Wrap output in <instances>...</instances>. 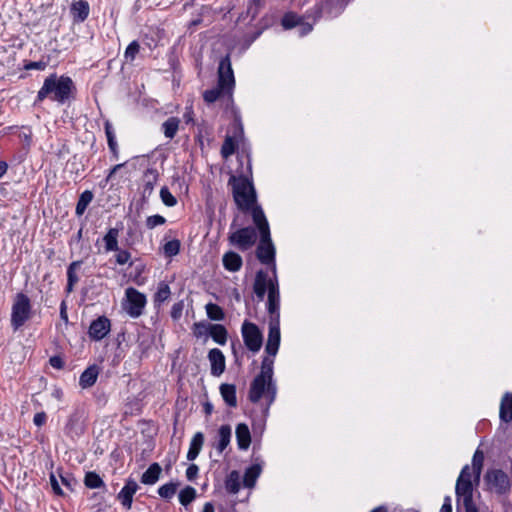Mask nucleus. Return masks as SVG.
<instances>
[{
  "instance_id": "obj_1",
  "label": "nucleus",
  "mask_w": 512,
  "mask_h": 512,
  "mask_svg": "<svg viewBox=\"0 0 512 512\" xmlns=\"http://www.w3.org/2000/svg\"><path fill=\"white\" fill-rule=\"evenodd\" d=\"M234 75L231 68L229 55L221 59L218 67V85L203 93V99L207 104L218 100L226 91L229 92L234 86Z\"/></svg>"
},
{
  "instance_id": "obj_2",
  "label": "nucleus",
  "mask_w": 512,
  "mask_h": 512,
  "mask_svg": "<svg viewBox=\"0 0 512 512\" xmlns=\"http://www.w3.org/2000/svg\"><path fill=\"white\" fill-rule=\"evenodd\" d=\"M73 87V82L69 77L55 74L50 75L44 81L42 88L38 92V100L42 101L47 96L52 95V99L58 102H64L69 98V94Z\"/></svg>"
},
{
  "instance_id": "obj_3",
  "label": "nucleus",
  "mask_w": 512,
  "mask_h": 512,
  "mask_svg": "<svg viewBox=\"0 0 512 512\" xmlns=\"http://www.w3.org/2000/svg\"><path fill=\"white\" fill-rule=\"evenodd\" d=\"M233 198L239 210L247 212L256 203V193L252 183L246 177L231 176Z\"/></svg>"
},
{
  "instance_id": "obj_4",
  "label": "nucleus",
  "mask_w": 512,
  "mask_h": 512,
  "mask_svg": "<svg viewBox=\"0 0 512 512\" xmlns=\"http://www.w3.org/2000/svg\"><path fill=\"white\" fill-rule=\"evenodd\" d=\"M484 478L490 491L495 492L498 495H503L509 492L510 479L503 470H488Z\"/></svg>"
},
{
  "instance_id": "obj_5",
  "label": "nucleus",
  "mask_w": 512,
  "mask_h": 512,
  "mask_svg": "<svg viewBox=\"0 0 512 512\" xmlns=\"http://www.w3.org/2000/svg\"><path fill=\"white\" fill-rule=\"evenodd\" d=\"M30 300L23 293L16 295L13 307L11 323L15 329L21 327L30 316Z\"/></svg>"
},
{
  "instance_id": "obj_6",
  "label": "nucleus",
  "mask_w": 512,
  "mask_h": 512,
  "mask_svg": "<svg viewBox=\"0 0 512 512\" xmlns=\"http://www.w3.org/2000/svg\"><path fill=\"white\" fill-rule=\"evenodd\" d=\"M242 336L246 347L252 352H258L263 338L259 328L252 322L245 321L242 325Z\"/></svg>"
},
{
  "instance_id": "obj_7",
  "label": "nucleus",
  "mask_w": 512,
  "mask_h": 512,
  "mask_svg": "<svg viewBox=\"0 0 512 512\" xmlns=\"http://www.w3.org/2000/svg\"><path fill=\"white\" fill-rule=\"evenodd\" d=\"M127 303L125 310L131 317H139L146 304V297L135 288L126 289Z\"/></svg>"
},
{
  "instance_id": "obj_8",
  "label": "nucleus",
  "mask_w": 512,
  "mask_h": 512,
  "mask_svg": "<svg viewBox=\"0 0 512 512\" xmlns=\"http://www.w3.org/2000/svg\"><path fill=\"white\" fill-rule=\"evenodd\" d=\"M229 240L241 250L252 247L257 240L256 230L252 227L241 228L229 236Z\"/></svg>"
},
{
  "instance_id": "obj_9",
  "label": "nucleus",
  "mask_w": 512,
  "mask_h": 512,
  "mask_svg": "<svg viewBox=\"0 0 512 512\" xmlns=\"http://www.w3.org/2000/svg\"><path fill=\"white\" fill-rule=\"evenodd\" d=\"M260 235L261 239L256 251L257 258L263 264H270L274 261L275 257V249L270 238V233H268L266 237L264 234Z\"/></svg>"
},
{
  "instance_id": "obj_10",
  "label": "nucleus",
  "mask_w": 512,
  "mask_h": 512,
  "mask_svg": "<svg viewBox=\"0 0 512 512\" xmlns=\"http://www.w3.org/2000/svg\"><path fill=\"white\" fill-rule=\"evenodd\" d=\"M110 331V320L100 316L89 327V336L96 341L102 340Z\"/></svg>"
},
{
  "instance_id": "obj_11",
  "label": "nucleus",
  "mask_w": 512,
  "mask_h": 512,
  "mask_svg": "<svg viewBox=\"0 0 512 512\" xmlns=\"http://www.w3.org/2000/svg\"><path fill=\"white\" fill-rule=\"evenodd\" d=\"M280 344V328H279V320L278 318L275 321H271L269 325V334L266 343L265 350L271 355L275 356L277 354L278 348Z\"/></svg>"
},
{
  "instance_id": "obj_12",
  "label": "nucleus",
  "mask_w": 512,
  "mask_h": 512,
  "mask_svg": "<svg viewBox=\"0 0 512 512\" xmlns=\"http://www.w3.org/2000/svg\"><path fill=\"white\" fill-rule=\"evenodd\" d=\"M265 391L268 392V379L263 376H256L250 385L249 399L253 403H257Z\"/></svg>"
},
{
  "instance_id": "obj_13",
  "label": "nucleus",
  "mask_w": 512,
  "mask_h": 512,
  "mask_svg": "<svg viewBox=\"0 0 512 512\" xmlns=\"http://www.w3.org/2000/svg\"><path fill=\"white\" fill-rule=\"evenodd\" d=\"M208 359L211 364L212 375H221L225 370V357L223 353L217 348L211 349L208 353Z\"/></svg>"
},
{
  "instance_id": "obj_14",
  "label": "nucleus",
  "mask_w": 512,
  "mask_h": 512,
  "mask_svg": "<svg viewBox=\"0 0 512 512\" xmlns=\"http://www.w3.org/2000/svg\"><path fill=\"white\" fill-rule=\"evenodd\" d=\"M138 489V484L133 479H129L126 485L119 492L117 498L121 501L122 505L127 509L131 508L133 495Z\"/></svg>"
},
{
  "instance_id": "obj_15",
  "label": "nucleus",
  "mask_w": 512,
  "mask_h": 512,
  "mask_svg": "<svg viewBox=\"0 0 512 512\" xmlns=\"http://www.w3.org/2000/svg\"><path fill=\"white\" fill-rule=\"evenodd\" d=\"M249 211H251L253 221L260 234H264L265 237L268 236V233H270L269 225L261 207L254 204Z\"/></svg>"
},
{
  "instance_id": "obj_16",
  "label": "nucleus",
  "mask_w": 512,
  "mask_h": 512,
  "mask_svg": "<svg viewBox=\"0 0 512 512\" xmlns=\"http://www.w3.org/2000/svg\"><path fill=\"white\" fill-rule=\"evenodd\" d=\"M273 375V360L269 357H265L262 361L261 372L258 376L268 379V394L271 395V399L275 396V387L272 384Z\"/></svg>"
},
{
  "instance_id": "obj_17",
  "label": "nucleus",
  "mask_w": 512,
  "mask_h": 512,
  "mask_svg": "<svg viewBox=\"0 0 512 512\" xmlns=\"http://www.w3.org/2000/svg\"><path fill=\"white\" fill-rule=\"evenodd\" d=\"M269 281L268 275L266 272L260 270L256 273L255 281H254V292L257 297L262 300L265 296L266 290H269Z\"/></svg>"
},
{
  "instance_id": "obj_18",
  "label": "nucleus",
  "mask_w": 512,
  "mask_h": 512,
  "mask_svg": "<svg viewBox=\"0 0 512 512\" xmlns=\"http://www.w3.org/2000/svg\"><path fill=\"white\" fill-rule=\"evenodd\" d=\"M236 439L238 447L242 450L249 448L251 444V434L248 426L244 423H240L236 427Z\"/></svg>"
},
{
  "instance_id": "obj_19",
  "label": "nucleus",
  "mask_w": 512,
  "mask_h": 512,
  "mask_svg": "<svg viewBox=\"0 0 512 512\" xmlns=\"http://www.w3.org/2000/svg\"><path fill=\"white\" fill-rule=\"evenodd\" d=\"M279 308V289L277 282L269 281L268 311L275 314Z\"/></svg>"
},
{
  "instance_id": "obj_20",
  "label": "nucleus",
  "mask_w": 512,
  "mask_h": 512,
  "mask_svg": "<svg viewBox=\"0 0 512 512\" xmlns=\"http://www.w3.org/2000/svg\"><path fill=\"white\" fill-rule=\"evenodd\" d=\"M456 495L458 499L468 500L472 499L473 496V486L471 480H463V478L458 479L456 483Z\"/></svg>"
},
{
  "instance_id": "obj_21",
  "label": "nucleus",
  "mask_w": 512,
  "mask_h": 512,
  "mask_svg": "<svg viewBox=\"0 0 512 512\" xmlns=\"http://www.w3.org/2000/svg\"><path fill=\"white\" fill-rule=\"evenodd\" d=\"M99 374V369L96 365L88 367L80 376L79 384L82 388H88L94 385Z\"/></svg>"
},
{
  "instance_id": "obj_22",
  "label": "nucleus",
  "mask_w": 512,
  "mask_h": 512,
  "mask_svg": "<svg viewBox=\"0 0 512 512\" xmlns=\"http://www.w3.org/2000/svg\"><path fill=\"white\" fill-rule=\"evenodd\" d=\"M223 265L227 270L236 272L242 266V258L236 252L229 251L223 256Z\"/></svg>"
},
{
  "instance_id": "obj_23",
  "label": "nucleus",
  "mask_w": 512,
  "mask_h": 512,
  "mask_svg": "<svg viewBox=\"0 0 512 512\" xmlns=\"http://www.w3.org/2000/svg\"><path fill=\"white\" fill-rule=\"evenodd\" d=\"M499 416L504 422L512 421V393H506L502 397Z\"/></svg>"
},
{
  "instance_id": "obj_24",
  "label": "nucleus",
  "mask_w": 512,
  "mask_h": 512,
  "mask_svg": "<svg viewBox=\"0 0 512 512\" xmlns=\"http://www.w3.org/2000/svg\"><path fill=\"white\" fill-rule=\"evenodd\" d=\"M204 443V435L201 432H197L191 441L189 451L187 453V459L192 461L199 455Z\"/></svg>"
},
{
  "instance_id": "obj_25",
  "label": "nucleus",
  "mask_w": 512,
  "mask_h": 512,
  "mask_svg": "<svg viewBox=\"0 0 512 512\" xmlns=\"http://www.w3.org/2000/svg\"><path fill=\"white\" fill-rule=\"evenodd\" d=\"M162 469L158 463H153L149 468L142 474L141 482L144 484H154L160 476Z\"/></svg>"
},
{
  "instance_id": "obj_26",
  "label": "nucleus",
  "mask_w": 512,
  "mask_h": 512,
  "mask_svg": "<svg viewBox=\"0 0 512 512\" xmlns=\"http://www.w3.org/2000/svg\"><path fill=\"white\" fill-rule=\"evenodd\" d=\"M220 392L224 401L231 407L237 405L236 400V388L232 384H222L220 386Z\"/></svg>"
},
{
  "instance_id": "obj_27",
  "label": "nucleus",
  "mask_w": 512,
  "mask_h": 512,
  "mask_svg": "<svg viewBox=\"0 0 512 512\" xmlns=\"http://www.w3.org/2000/svg\"><path fill=\"white\" fill-rule=\"evenodd\" d=\"M260 473H261L260 465L256 464V465H252L251 467H249L245 471V474H244V478H243L244 486L247 488L254 487L255 482H256L257 478L259 477Z\"/></svg>"
},
{
  "instance_id": "obj_28",
  "label": "nucleus",
  "mask_w": 512,
  "mask_h": 512,
  "mask_svg": "<svg viewBox=\"0 0 512 512\" xmlns=\"http://www.w3.org/2000/svg\"><path fill=\"white\" fill-rule=\"evenodd\" d=\"M209 332L215 342L224 345L227 341V330L223 325L212 324L209 326Z\"/></svg>"
},
{
  "instance_id": "obj_29",
  "label": "nucleus",
  "mask_w": 512,
  "mask_h": 512,
  "mask_svg": "<svg viewBox=\"0 0 512 512\" xmlns=\"http://www.w3.org/2000/svg\"><path fill=\"white\" fill-rule=\"evenodd\" d=\"M118 236L119 230L116 228H111L108 230L103 240L105 242L106 251H119L118 248Z\"/></svg>"
},
{
  "instance_id": "obj_30",
  "label": "nucleus",
  "mask_w": 512,
  "mask_h": 512,
  "mask_svg": "<svg viewBox=\"0 0 512 512\" xmlns=\"http://www.w3.org/2000/svg\"><path fill=\"white\" fill-rule=\"evenodd\" d=\"M71 12L75 19H78L79 21H84L89 13V5L86 1H77L73 3L71 7Z\"/></svg>"
},
{
  "instance_id": "obj_31",
  "label": "nucleus",
  "mask_w": 512,
  "mask_h": 512,
  "mask_svg": "<svg viewBox=\"0 0 512 512\" xmlns=\"http://www.w3.org/2000/svg\"><path fill=\"white\" fill-rule=\"evenodd\" d=\"M219 441L217 445V449L219 452H223V450L228 446L231 438V427L229 425H222L218 431Z\"/></svg>"
},
{
  "instance_id": "obj_32",
  "label": "nucleus",
  "mask_w": 512,
  "mask_h": 512,
  "mask_svg": "<svg viewBox=\"0 0 512 512\" xmlns=\"http://www.w3.org/2000/svg\"><path fill=\"white\" fill-rule=\"evenodd\" d=\"M180 120L177 117H170L163 123L164 135L167 138H174L178 128H179Z\"/></svg>"
},
{
  "instance_id": "obj_33",
  "label": "nucleus",
  "mask_w": 512,
  "mask_h": 512,
  "mask_svg": "<svg viewBox=\"0 0 512 512\" xmlns=\"http://www.w3.org/2000/svg\"><path fill=\"white\" fill-rule=\"evenodd\" d=\"M81 263H82L81 261H74L68 267L67 292H71L73 290L74 285L79 281V278L76 274V269H78L80 267Z\"/></svg>"
},
{
  "instance_id": "obj_34",
  "label": "nucleus",
  "mask_w": 512,
  "mask_h": 512,
  "mask_svg": "<svg viewBox=\"0 0 512 512\" xmlns=\"http://www.w3.org/2000/svg\"><path fill=\"white\" fill-rule=\"evenodd\" d=\"M92 200H93V193L89 190L84 191L80 195L78 203L76 205V214L78 216H81L85 212L87 206L91 203Z\"/></svg>"
},
{
  "instance_id": "obj_35",
  "label": "nucleus",
  "mask_w": 512,
  "mask_h": 512,
  "mask_svg": "<svg viewBox=\"0 0 512 512\" xmlns=\"http://www.w3.org/2000/svg\"><path fill=\"white\" fill-rule=\"evenodd\" d=\"M484 462V453L481 450H476L472 459V469L475 474V480L478 482L480 479L482 467Z\"/></svg>"
},
{
  "instance_id": "obj_36",
  "label": "nucleus",
  "mask_w": 512,
  "mask_h": 512,
  "mask_svg": "<svg viewBox=\"0 0 512 512\" xmlns=\"http://www.w3.org/2000/svg\"><path fill=\"white\" fill-rule=\"evenodd\" d=\"M225 487L228 492L236 494L240 489L239 473L232 471L226 479Z\"/></svg>"
},
{
  "instance_id": "obj_37",
  "label": "nucleus",
  "mask_w": 512,
  "mask_h": 512,
  "mask_svg": "<svg viewBox=\"0 0 512 512\" xmlns=\"http://www.w3.org/2000/svg\"><path fill=\"white\" fill-rule=\"evenodd\" d=\"M206 313L211 320L215 321H221L225 317L223 309L214 303H208L206 305Z\"/></svg>"
},
{
  "instance_id": "obj_38",
  "label": "nucleus",
  "mask_w": 512,
  "mask_h": 512,
  "mask_svg": "<svg viewBox=\"0 0 512 512\" xmlns=\"http://www.w3.org/2000/svg\"><path fill=\"white\" fill-rule=\"evenodd\" d=\"M84 483L88 488H100L104 486L103 480L100 476L95 472H88L85 475Z\"/></svg>"
},
{
  "instance_id": "obj_39",
  "label": "nucleus",
  "mask_w": 512,
  "mask_h": 512,
  "mask_svg": "<svg viewBox=\"0 0 512 512\" xmlns=\"http://www.w3.org/2000/svg\"><path fill=\"white\" fill-rule=\"evenodd\" d=\"M195 497H196V490L191 486L185 487L179 493V501L184 506L189 505L195 499Z\"/></svg>"
},
{
  "instance_id": "obj_40",
  "label": "nucleus",
  "mask_w": 512,
  "mask_h": 512,
  "mask_svg": "<svg viewBox=\"0 0 512 512\" xmlns=\"http://www.w3.org/2000/svg\"><path fill=\"white\" fill-rule=\"evenodd\" d=\"M180 246V241L178 239H173L164 244L163 252L166 257H173L179 253Z\"/></svg>"
},
{
  "instance_id": "obj_41",
  "label": "nucleus",
  "mask_w": 512,
  "mask_h": 512,
  "mask_svg": "<svg viewBox=\"0 0 512 512\" xmlns=\"http://www.w3.org/2000/svg\"><path fill=\"white\" fill-rule=\"evenodd\" d=\"M236 149L235 141L232 137L227 136L221 148V154L224 158L231 156Z\"/></svg>"
},
{
  "instance_id": "obj_42",
  "label": "nucleus",
  "mask_w": 512,
  "mask_h": 512,
  "mask_svg": "<svg viewBox=\"0 0 512 512\" xmlns=\"http://www.w3.org/2000/svg\"><path fill=\"white\" fill-rule=\"evenodd\" d=\"M301 18L294 13H287L282 18V26L285 29H291L300 24Z\"/></svg>"
},
{
  "instance_id": "obj_43",
  "label": "nucleus",
  "mask_w": 512,
  "mask_h": 512,
  "mask_svg": "<svg viewBox=\"0 0 512 512\" xmlns=\"http://www.w3.org/2000/svg\"><path fill=\"white\" fill-rule=\"evenodd\" d=\"M177 484L168 483L161 486L158 490L159 495L164 499H170L177 491Z\"/></svg>"
},
{
  "instance_id": "obj_44",
  "label": "nucleus",
  "mask_w": 512,
  "mask_h": 512,
  "mask_svg": "<svg viewBox=\"0 0 512 512\" xmlns=\"http://www.w3.org/2000/svg\"><path fill=\"white\" fill-rule=\"evenodd\" d=\"M160 197L166 206L172 207L176 205V198L170 193L167 187H162L160 190Z\"/></svg>"
},
{
  "instance_id": "obj_45",
  "label": "nucleus",
  "mask_w": 512,
  "mask_h": 512,
  "mask_svg": "<svg viewBox=\"0 0 512 512\" xmlns=\"http://www.w3.org/2000/svg\"><path fill=\"white\" fill-rule=\"evenodd\" d=\"M105 133H106V136H107L109 148L112 150L113 153H116V151H117V144H116V141L114 139V134L112 132V126L109 123V121L105 122Z\"/></svg>"
},
{
  "instance_id": "obj_46",
  "label": "nucleus",
  "mask_w": 512,
  "mask_h": 512,
  "mask_svg": "<svg viewBox=\"0 0 512 512\" xmlns=\"http://www.w3.org/2000/svg\"><path fill=\"white\" fill-rule=\"evenodd\" d=\"M170 296V288L167 284H160L158 291L155 295V301L164 302Z\"/></svg>"
},
{
  "instance_id": "obj_47",
  "label": "nucleus",
  "mask_w": 512,
  "mask_h": 512,
  "mask_svg": "<svg viewBox=\"0 0 512 512\" xmlns=\"http://www.w3.org/2000/svg\"><path fill=\"white\" fill-rule=\"evenodd\" d=\"M139 49H140L139 43L137 41H133L132 43L129 44V46L127 47V49L125 51V58L134 60L136 54L139 52Z\"/></svg>"
},
{
  "instance_id": "obj_48",
  "label": "nucleus",
  "mask_w": 512,
  "mask_h": 512,
  "mask_svg": "<svg viewBox=\"0 0 512 512\" xmlns=\"http://www.w3.org/2000/svg\"><path fill=\"white\" fill-rule=\"evenodd\" d=\"M165 218L161 215H153L149 216L146 220V225L149 229H153L158 225H162L165 223Z\"/></svg>"
},
{
  "instance_id": "obj_49",
  "label": "nucleus",
  "mask_w": 512,
  "mask_h": 512,
  "mask_svg": "<svg viewBox=\"0 0 512 512\" xmlns=\"http://www.w3.org/2000/svg\"><path fill=\"white\" fill-rule=\"evenodd\" d=\"M61 483L69 490L73 491V486L77 484V481L70 475H59Z\"/></svg>"
},
{
  "instance_id": "obj_50",
  "label": "nucleus",
  "mask_w": 512,
  "mask_h": 512,
  "mask_svg": "<svg viewBox=\"0 0 512 512\" xmlns=\"http://www.w3.org/2000/svg\"><path fill=\"white\" fill-rule=\"evenodd\" d=\"M145 176L148 177V176H152V179L148 180L145 184V189L146 190H149V191H152L153 190V185H154V182L156 181L157 177H158V174L155 170L153 169H148L146 172H145Z\"/></svg>"
},
{
  "instance_id": "obj_51",
  "label": "nucleus",
  "mask_w": 512,
  "mask_h": 512,
  "mask_svg": "<svg viewBox=\"0 0 512 512\" xmlns=\"http://www.w3.org/2000/svg\"><path fill=\"white\" fill-rule=\"evenodd\" d=\"M130 258H131V255L128 251L120 250L118 252V254L116 255V262L119 265H124L130 260Z\"/></svg>"
},
{
  "instance_id": "obj_52",
  "label": "nucleus",
  "mask_w": 512,
  "mask_h": 512,
  "mask_svg": "<svg viewBox=\"0 0 512 512\" xmlns=\"http://www.w3.org/2000/svg\"><path fill=\"white\" fill-rule=\"evenodd\" d=\"M50 482H51V486H52V489L55 494L61 495V496H63L65 494L63 492V490L60 488L58 479L56 478V476L54 474L50 475Z\"/></svg>"
},
{
  "instance_id": "obj_53",
  "label": "nucleus",
  "mask_w": 512,
  "mask_h": 512,
  "mask_svg": "<svg viewBox=\"0 0 512 512\" xmlns=\"http://www.w3.org/2000/svg\"><path fill=\"white\" fill-rule=\"evenodd\" d=\"M197 473H198V466L195 464H191L186 470V476H187L188 480H190V481L195 479V477L197 476Z\"/></svg>"
},
{
  "instance_id": "obj_54",
  "label": "nucleus",
  "mask_w": 512,
  "mask_h": 512,
  "mask_svg": "<svg viewBox=\"0 0 512 512\" xmlns=\"http://www.w3.org/2000/svg\"><path fill=\"white\" fill-rule=\"evenodd\" d=\"M49 362H50L52 367L57 368V369H61L63 367V365H64V362H63L62 358L59 357V356L51 357Z\"/></svg>"
},
{
  "instance_id": "obj_55",
  "label": "nucleus",
  "mask_w": 512,
  "mask_h": 512,
  "mask_svg": "<svg viewBox=\"0 0 512 512\" xmlns=\"http://www.w3.org/2000/svg\"><path fill=\"white\" fill-rule=\"evenodd\" d=\"M46 418L47 417L44 412H39V413L35 414L33 421H34L35 425L42 426L46 422Z\"/></svg>"
},
{
  "instance_id": "obj_56",
  "label": "nucleus",
  "mask_w": 512,
  "mask_h": 512,
  "mask_svg": "<svg viewBox=\"0 0 512 512\" xmlns=\"http://www.w3.org/2000/svg\"><path fill=\"white\" fill-rule=\"evenodd\" d=\"M463 505L466 512H478L477 507L473 503V499L464 500Z\"/></svg>"
},
{
  "instance_id": "obj_57",
  "label": "nucleus",
  "mask_w": 512,
  "mask_h": 512,
  "mask_svg": "<svg viewBox=\"0 0 512 512\" xmlns=\"http://www.w3.org/2000/svg\"><path fill=\"white\" fill-rule=\"evenodd\" d=\"M471 476H472V473H471V471H470V467H469L468 465H466V466L462 469V471H461V473H460V475H459L458 479L463 478V480H471Z\"/></svg>"
},
{
  "instance_id": "obj_58",
  "label": "nucleus",
  "mask_w": 512,
  "mask_h": 512,
  "mask_svg": "<svg viewBox=\"0 0 512 512\" xmlns=\"http://www.w3.org/2000/svg\"><path fill=\"white\" fill-rule=\"evenodd\" d=\"M298 26H300L301 35H305L312 30V25L309 23H303L302 20H300V24Z\"/></svg>"
},
{
  "instance_id": "obj_59",
  "label": "nucleus",
  "mask_w": 512,
  "mask_h": 512,
  "mask_svg": "<svg viewBox=\"0 0 512 512\" xmlns=\"http://www.w3.org/2000/svg\"><path fill=\"white\" fill-rule=\"evenodd\" d=\"M440 512H452V506L449 497L445 498V501L441 507Z\"/></svg>"
},
{
  "instance_id": "obj_60",
  "label": "nucleus",
  "mask_w": 512,
  "mask_h": 512,
  "mask_svg": "<svg viewBox=\"0 0 512 512\" xmlns=\"http://www.w3.org/2000/svg\"><path fill=\"white\" fill-rule=\"evenodd\" d=\"M45 64L43 62H31L28 65H26L27 69H42L44 68Z\"/></svg>"
},
{
  "instance_id": "obj_61",
  "label": "nucleus",
  "mask_w": 512,
  "mask_h": 512,
  "mask_svg": "<svg viewBox=\"0 0 512 512\" xmlns=\"http://www.w3.org/2000/svg\"><path fill=\"white\" fill-rule=\"evenodd\" d=\"M181 313V306L180 304H176L173 306L172 308V312H171V315L174 319H176Z\"/></svg>"
},
{
  "instance_id": "obj_62",
  "label": "nucleus",
  "mask_w": 512,
  "mask_h": 512,
  "mask_svg": "<svg viewBox=\"0 0 512 512\" xmlns=\"http://www.w3.org/2000/svg\"><path fill=\"white\" fill-rule=\"evenodd\" d=\"M123 166H124V164H117V165H115V166L112 168V170L110 171V173H109V175H108V179H111V178L114 176V174H115V173H116L120 168H122Z\"/></svg>"
},
{
  "instance_id": "obj_63",
  "label": "nucleus",
  "mask_w": 512,
  "mask_h": 512,
  "mask_svg": "<svg viewBox=\"0 0 512 512\" xmlns=\"http://www.w3.org/2000/svg\"><path fill=\"white\" fill-rule=\"evenodd\" d=\"M8 169V165L4 161H0V177H2Z\"/></svg>"
},
{
  "instance_id": "obj_64",
  "label": "nucleus",
  "mask_w": 512,
  "mask_h": 512,
  "mask_svg": "<svg viewBox=\"0 0 512 512\" xmlns=\"http://www.w3.org/2000/svg\"><path fill=\"white\" fill-rule=\"evenodd\" d=\"M203 512H214V506L211 503H206Z\"/></svg>"
}]
</instances>
